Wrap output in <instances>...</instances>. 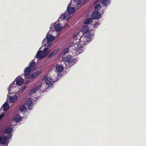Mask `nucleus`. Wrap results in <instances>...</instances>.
<instances>
[{
  "mask_svg": "<svg viewBox=\"0 0 146 146\" xmlns=\"http://www.w3.org/2000/svg\"><path fill=\"white\" fill-rule=\"evenodd\" d=\"M65 63L66 65L70 66L73 65L76 61L75 59L72 56L68 55L64 58Z\"/></svg>",
  "mask_w": 146,
  "mask_h": 146,
  "instance_id": "obj_1",
  "label": "nucleus"
},
{
  "mask_svg": "<svg viewBox=\"0 0 146 146\" xmlns=\"http://www.w3.org/2000/svg\"><path fill=\"white\" fill-rule=\"evenodd\" d=\"M91 34L90 31L86 32H85L83 34L80 38L81 39H82L83 38V39L84 38H85L86 40H83L82 39V40H82V42H84V44H86L88 43V41H89V38H90V37Z\"/></svg>",
  "mask_w": 146,
  "mask_h": 146,
  "instance_id": "obj_2",
  "label": "nucleus"
},
{
  "mask_svg": "<svg viewBox=\"0 0 146 146\" xmlns=\"http://www.w3.org/2000/svg\"><path fill=\"white\" fill-rule=\"evenodd\" d=\"M101 14L98 11L93 12L92 14V17L95 19H98L101 17Z\"/></svg>",
  "mask_w": 146,
  "mask_h": 146,
  "instance_id": "obj_3",
  "label": "nucleus"
},
{
  "mask_svg": "<svg viewBox=\"0 0 146 146\" xmlns=\"http://www.w3.org/2000/svg\"><path fill=\"white\" fill-rule=\"evenodd\" d=\"M48 53V52L45 55L44 54V53H43L42 51H38L37 53L36 57L38 59H42L44 58L47 54Z\"/></svg>",
  "mask_w": 146,
  "mask_h": 146,
  "instance_id": "obj_4",
  "label": "nucleus"
},
{
  "mask_svg": "<svg viewBox=\"0 0 146 146\" xmlns=\"http://www.w3.org/2000/svg\"><path fill=\"white\" fill-rule=\"evenodd\" d=\"M46 38L47 41V42L46 45L48 46H50L51 44L49 43H51L52 41L54 39V37L52 35H49L48 36H47Z\"/></svg>",
  "mask_w": 146,
  "mask_h": 146,
  "instance_id": "obj_5",
  "label": "nucleus"
},
{
  "mask_svg": "<svg viewBox=\"0 0 146 146\" xmlns=\"http://www.w3.org/2000/svg\"><path fill=\"white\" fill-rule=\"evenodd\" d=\"M80 33H78L77 34H75L74 35V37L75 38V40H78L79 41H80V42L81 43L83 44V46L84 45H85V44H84V42H82V40H82V39H81L80 38V35H79ZM82 39L83 40H86L85 38H84V39L82 38Z\"/></svg>",
  "mask_w": 146,
  "mask_h": 146,
  "instance_id": "obj_6",
  "label": "nucleus"
},
{
  "mask_svg": "<svg viewBox=\"0 0 146 146\" xmlns=\"http://www.w3.org/2000/svg\"><path fill=\"white\" fill-rule=\"evenodd\" d=\"M16 84L18 86H21L23 83L24 80L23 79L20 77H18L15 79Z\"/></svg>",
  "mask_w": 146,
  "mask_h": 146,
  "instance_id": "obj_7",
  "label": "nucleus"
},
{
  "mask_svg": "<svg viewBox=\"0 0 146 146\" xmlns=\"http://www.w3.org/2000/svg\"><path fill=\"white\" fill-rule=\"evenodd\" d=\"M46 84L48 87L52 86L53 85L54 82L53 81L52 79L50 78H48L46 80Z\"/></svg>",
  "mask_w": 146,
  "mask_h": 146,
  "instance_id": "obj_8",
  "label": "nucleus"
},
{
  "mask_svg": "<svg viewBox=\"0 0 146 146\" xmlns=\"http://www.w3.org/2000/svg\"><path fill=\"white\" fill-rule=\"evenodd\" d=\"M81 44L82 43L80 42L77 44V46L76 47V49L79 52L78 54H79L82 51L83 47L82 45H81Z\"/></svg>",
  "mask_w": 146,
  "mask_h": 146,
  "instance_id": "obj_9",
  "label": "nucleus"
},
{
  "mask_svg": "<svg viewBox=\"0 0 146 146\" xmlns=\"http://www.w3.org/2000/svg\"><path fill=\"white\" fill-rule=\"evenodd\" d=\"M7 140V138L6 136H4L3 137H0V143L1 144H5Z\"/></svg>",
  "mask_w": 146,
  "mask_h": 146,
  "instance_id": "obj_10",
  "label": "nucleus"
},
{
  "mask_svg": "<svg viewBox=\"0 0 146 146\" xmlns=\"http://www.w3.org/2000/svg\"><path fill=\"white\" fill-rule=\"evenodd\" d=\"M13 130V128L9 126L7 127L5 131H4V133H7L11 134Z\"/></svg>",
  "mask_w": 146,
  "mask_h": 146,
  "instance_id": "obj_11",
  "label": "nucleus"
},
{
  "mask_svg": "<svg viewBox=\"0 0 146 146\" xmlns=\"http://www.w3.org/2000/svg\"><path fill=\"white\" fill-rule=\"evenodd\" d=\"M38 71L33 72L29 76L28 78L30 79H32L36 78L38 76Z\"/></svg>",
  "mask_w": 146,
  "mask_h": 146,
  "instance_id": "obj_12",
  "label": "nucleus"
},
{
  "mask_svg": "<svg viewBox=\"0 0 146 146\" xmlns=\"http://www.w3.org/2000/svg\"><path fill=\"white\" fill-rule=\"evenodd\" d=\"M67 11L69 14H72L74 13L75 9L73 7H67Z\"/></svg>",
  "mask_w": 146,
  "mask_h": 146,
  "instance_id": "obj_13",
  "label": "nucleus"
},
{
  "mask_svg": "<svg viewBox=\"0 0 146 146\" xmlns=\"http://www.w3.org/2000/svg\"><path fill=\"white\" fill-rule=\"evenodd\" d=\"M63 70V67L61 65L57 64L56 66V71L60 73Z\"/></svg>",
  "mask_w": 146,
  "mask_h": 146,
  "instance_id": "obj_14",
  "label": "nucleus"
},
{
  "mask_svg": "<svg viewBox=\"0 0 146 146\" xmlns=\"http://www.w3.org/2000/svg\"><path fill=\"white\" fill-rule=\"evenodd\" d=\"M32 69L28 67L26 68L24 70V74L25 75H28L31 72Z\"/></svg>",
  "mask_w": 146,
  "mask_h": 146,
  "instance_id": "obj_15",
  "label": "nucleus"
},
{
  "mask_svg": "<svg viewBox=\"0 0 146 146\" xmlns=\"http://www.w3.org/2000/svg\"><path fill=\"white\" fill-rule=\"evenodd\" d=\"M3 109L4 111H7L9 109V104L7 103H5L3 105Z\"/></svg>",
  "mask_w": 146,
  "mask_h": 146,
  "instance_id": "obj_16",
  "label": "nucleus"
},
{
  "mask_svg": "<svg viewBox=\"0 0 146 146\" xmlns=\"http://www.w3.org/2000/svg\"><path fill=\"white\" fill-rule=\"evenodd\" d=\"M18 97L16 96H11L9 98V100L11 102H15L17 100Z\"/></svg>",
  "mask_w": 146,
  "mask_h": 146,
  "instance_id": "obj_17",
  "label": "nucleus"
},
{
  "mask_svg": "<svg viewBox=\"0 0 146 146\" xmlns=\"http://www.w3.org/2000/svg\"><path fill=\"white\" fill-rule=\"evenodd\" d=\"M62 27L61 25H60L59 24H58L55 26L54 29L56 31H58L61 30Z\"/></svg>",
  "mask_w": 146,
  "mask_h": 146,
  "instance_id": "obj_18",
  "label": "nucleus"
},
{
  "mask_svg": "<svg viewBox=\"0 0 146 146\" xmlns=\"http://www.w3.org/2000/svg\"><path fill=\"white\" fill-rule=\"evenodd\" d=\"M92 19L90 18L87 19L84 21V23L86 24H89L92 22Z\"/></svg>",
  "mask_w": 146,
  "mask_h": 146,
  "instance_id": "obj_19",
  "label": "nucleus"
},
{
  "mask_svg": "<svg viewBox=\"0 0 146 146\" xmlns=\"http://www.w3.org/2000/svg\"><path fill=\"white\" fill-rule=\"evenodd\" d=\"M32 102L31 99H29L27 100L26 105L30 107L32 106Z\"/></svg>",
  "mask_w": 146,
  "mask_h": 146,
  "instance_id": "obj_20",
  "label": "nucleus"
},
{
  "mask_svg": "<svg viewBox=\"0 0 146 146\" xmlns=\"http://www.w3.org/2000/svg\"><path fill=\"white\" fill-rule=\"evenodd\" d=\"M110 3V0H104L102 2V4L103 5L105 6H106L108 5Z\"/></svg>",
  "mask_w": 146,
  "mask_h": 146,
  "instance_id": "obj_21",
  "label": "nucleus"
},
{
  "mask_svg": "<svg viewBox=\"0 0 146 146\" xmlns=\"http://www.w3.org/2000/svg\"><path fill=\"white\" fill-rule=\"evenodd\" d=\"M13 119L14 121L16 122H18L21 120V117L19 116H17L13 118Z\"/></svg>",
  "mask_w": 146,
  "mask_h": 146,
  "instance_id": "obj_22",
  "label": "nucleus"
},
{
  "mask_svg": "<svg viewBox=\"0 0 146 146\" xmlns=\"http://www.w3.org/2000/svg\"><path fill=\"white\" fill-rule=\"evenodd\" d=\"M26 109V107L24 105H22L19 108L21 112L25 111Z\"/></svg>",
  "mask_w": 146,
  "mask_h": 146,
  "instance_id": "obj_23",
  "label": "nucleus"
},
{
  "mask_svg": "<svg viewBox=\"0 0 146 146\" xmlns=\"http://www.w3.org/2000/svg\"><path fill=\"white\" fill-rule=\"evenodd\" d=\"M101 8V5L99 4H98L94 6V8L96 11H98Z\"/></svg>",
  "mask_w": 146,
  "mask_h": 146,
  "instance_id": "obj_24",
  "label": "nucleus"
},
{
  "mask_svg": "<svg viewBox=\"0 0 146 146\" xmlns=\"http://www.w3.org/2000/svg\"><path fill=\"white\" fill-rule=\"evenodd\" d=\"M82 31L84 33L85 32H86L89 31L88 26H84L83 28Z\"/></svg>",
  "mask_w": 146,
  "mask_h": 146,
  "instance_id": "obj_25",
  "label": "nucleus"
},
{
  "mask_svg": "<svg viewBox=\"0 0 146 146\" xmlns=\"http://www.w3.org/2000/svg\"><path fill=\"white\" fill-rule=\"evenodd\" d=\"M35 64V62L33 61L32 62H30L29 64V66L28 67H29L30 68L32 69L34 67Z\"/></svg>",
  "mask_w": 146,
  "mask_h": 146,
  "instance_id": "obj_26",
  "label": "nucleus"
},
{
  "mask_svg": "<svg viewBox=\"0 0 146 146\" xmlns=\"http://www.w3.org/2000/svg\"><path fill=\"white\" fill-rule=\"evenodd\" d=\"M68 15L67 13H64L62 16V19L67 20L69 19V18L68 17Z\"/></svg>",
  "mask_w": 146,
  "mask_h": 146,
  "instance_id": "obj_27",
  "label": "nucleus"
},
{
  "mask_svg": "<svg viewBox=\"0 0 146 146\" xmlns=\"http://www.w3.org/2000/svg\"><path fill=\"white\" fill-rule=\"evenodd\" d=\"M59 50L58 48L54 50L52 53H53L54 55L59 51Z\"/></svg>",
  "mask_w": 146,
  "mask_h": 146,
  "instance_id": "obj_28",
  "label": "nucleus"
},
{
  "mask_svg": "<svg viewBox=\"0 0 146 146\" xmlns=\"http://www.w3.org/2000/svg\"><path fill=\"white\" fill-rule=\"evenodd\" d=\"M48 48H45L43 49V50L42 51L44 53H46V54L47 52L48 53Z\"/></svg>",
  "mask_w": 146,
  "mask_h": 146,
  "instance_id": "obj_29",
  "label": "nucleus"
},
{
  "mask_svg": "<svg viewBox=\"0 0 146 146\" xmlns=\"http://www.w3.org/2000/svg\"><path fill=\"white\" fill-rule=\"evenodd\" d=\"M69 51L68 49V48H65L63 51V53L64 54H66Z\"/></svg>",
  "mask_w": 146,
  "mask_h": 146,
  "instance_id": "obj_30",
  "label": "nucleus"
},
{
  "mask_svg": "<svg viewBox=\"0 0 146 146\" xmlns=\"http://www.w3.org/2000/svg\"><path fill=\"white\" fill-rule=\"evenodd\" d=\"M41 85H40L36 87L35 88L36 91H37L38 90H39L40 88Z\"/></svg>",
  "mask_w": 146,
  "mask_h": 146,
  "instance_id": "obj_31",
  "label": "nucleus"
},
{
  "mask_svg": "<svg viewBox=\"0 0 146 146\" xmlns=\"http://www.w3.org/2000/svg\"><path fill=\"white\" fill-rule=\"evenodd\" d=\"M54 56L53 55V53H52V52L49 54L48 56V57L49 58H50L52 56Z\"/></svg>",
  "mask_w": 146,
  "mask_h": 146,
  "instance_id": "obj_32",
  "label": "nucleus"
},
{
  "mask_svg": "<svg viewBox=\"0 0 146 146\" xmlns=\"http://www.w3.org/2000/svg\"><path fill=\"white\" fill-rule=\"evenodd\" d=\"M99 25V23L98 22H97L94 25V27H95L96 26L98 25Z\"/></svg>",
  "mask_w": 146,
  "mask_h": 146,
  "instance_id": "obj_33",
  "label": "nucleus"
},
{
  "mask_svg": "<svg viewBox=\"0 0 146 146\" xmlns=\"http://www.w3.org/2000/svg\"><path fill=\"white\" fill-rule=\"evenodd\" d=\"M31 91L32 92H33V93H34L35 92H36V90L35 88H33V89H32V90H31Z\"/></svg>",
  "mask_w": 146,
  "mask_h": 146,
  "instance_id": "obj_34",
  "label": "nucleus"
},
{
  "mask_svg": "<svg viewBox=\"0 0 146 146\" xmlns=\"http://www.w3.org/2000/svg\"><path fill=\"white\" fill-rule=\"evenodd\" d=\"M26 86H24L22 88V91H23L26 88Z\"/></svg>",
  "mask_w": 146,
  "mask_h": 146,
  "instance_id": "obj_35",
  "label": "nucleus"
},
{
  "mask_svg": "<svg viewBox=\"0 0 146 146\" xmlns=\"http://www.w3.org/2000/svg\"><path fill=\"white\" fill-rule=\"evenodd\" d=\"M4 116L3 114H2L0 115V120H1L3 117Z\"/></svg>",
  "mask_w": 146,
  "mask_h": 146,
  "instance_id": "obj_36",
  "label": "nucleus"
},
{
  "mask_svg": "<svg viewBox=\"0 0 146 146\" xmlns=\"http://www.w3.org/2000/svg\"><path fill=\"white\" fill-rule=\"evenodd\" d=\"M11 134H10L7 137H6L7 138V139L11 138Z\"/></svg>",
  "mask_w": 146,
  "mask_h": 146,
  "instance_id": "obj_37",
  "label": "nucleus"
},
{
  "mask_svg": "<svg viewBox=\"0 0 146 146\" xmlns=\"http://www.w3.org/2000/svg\"><path fill=\"white\" fill-rule=\"evenodd\" d=\"M15 84V81L13 82L11 84V86H12L13 87V86Z\"/></svg>",
  "mask_w": 146,
  "mask_h": 146,
  "instance_id": "obj_38",
  "label": "nucleus"
},
{
  "mask_svg": "<svg viewBox=\"0 0 146 146\" xmlns=\"http://www.w3.org/2000/svg\"><path fill=\"white\" fill-rule=\"evenodd\" d=\"M68 26V24H65V27H67Z\"/></svg>",
  "mask_w": 146,
  "mask_h": 146,
  "instance_id": "obj_39",
  "label": "nucleus"
},
{
  "mask_svg": "<svg viewBox=\"0 0 146 146\" xmlns=\"http://www.w3.org/2000/svg\"><path fill=\"white\" fill-rule=\"evenodd\" d=\"M84 0V1H86V0Z\"/></svg>",
  "mask_w": 146,
  "mask_h": 146,
  "instance_id": "obj_40",
  "label": "nucleus"
}]
</instances>
